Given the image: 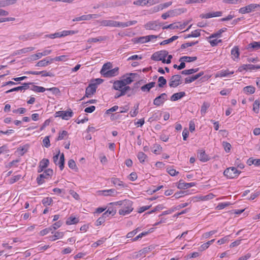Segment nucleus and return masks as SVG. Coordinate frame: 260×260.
<instances>
[{
	"mask_svg": "<svg viewBox=\"0 0 260 260\" xmlns=\"http://www.w3.org/2000/svg\"><path fill=\"white\" fill-rule=\"evenodd\" d=\"M133 202L129 200H124L121 209L119 210V214L121 215H125L129 214L133 210Z\"/></svg>",
	"mask_w": 260,
	"mask_h": 260,
	"instance_id": "obj_1",
	"label": "nucleus"
},
{
	"mask_svg": "<svg viewBox=\"0 0 260 260\" xmlns=\"http://www.w3.org/2000/svg\"><path fill=\"white\" fill-rule=\"evenodd\" d=\"M241 172L235 167H232L226 169L223 172V175L228 179H233L237 177Z\"/></svg>",
	"mask_w": 260,
	"mask_h": 260,
	"instance_id": "obj_2",
	"label": "nucleus"
},
{
	"mask_svg": "<svg viewBox=\"0 0 260 260\" xmlns=\"http://www.w3.org/2000/svg\"><path fill=\"white\" fill-rule=\"evenodd\" d=\"M53 174V170L48 169L43 172V173L40 174L37 178V182L39 185H41L44 182L43 180L44 178H48L49 177L52 176Z\"/></svg>",
	"mask_w": 260,
	"mask_h": 260,
	"instance_id": "obj_3",
	"label": "nucleus"
},
{
	"mask_svg": "<svg viewBox=\"0 0 260 260\" xmlns=\"http://www.w3.org/2000/svg\"><path fill=\"white\" fill-rule=\"evenodd\" d=\"M168 51L162 50L154 53L152 55L151 59L154 61H161L162 62V60L165 59V58L168 56Z\"/></svg>",
	"mask_w": 260,
	"mask_h": 260,
	"instance_id": "obj_4",
	"label": "nucleus"
},
{
	"mask_svg": "<svg viewBox=\"0 0 260 260\" xmlns=\"http://www.w3.org/2000/svg\"><path fill=\"white\" fill-rule=\"evenodd\" d=\"M181 78V76L179 74L172 76L169 80V86L173 88L177 87L182 83Z\"/></svg>",
	"mask_w": 260,
	"mask_h": 260,
	"instance_id": "obj_5",
	"label": "nucleus"
},
{
	"mask_svg": "<svg viewBox=\"0 0 260 260\" xmlns=\"http://www.w3.org/2000/svg\"><path fill=\"white\" fill-rule=\"evenodd\" d=\"M138 76V74L133 73H127L124 75L122 77L123 79L122 81L124 82V86L132 83L134 81L135 77Z\"/></svg>",
	"mask_w": 260,
	"mask_h": 260,
	"instance_id": "obj_6",
	"label": "nucleus"
},
{
	"mask_svg": "<svg viewBox=\"0 0 260 260\" xmlns=\"http://www.w3.org/2000/svg\"><path fill=\"white\" fill-rule=\"evenodd\" d=\"M96 88L97 87H95V84L90 83L86 88L85 95L80 100H84L85 98H91L95 93Z\"/></svg>",
	"mask_w": 260,
	"mask_h": 260,
	"instance_id": "obj_7",
	"label": "nucleus"
},
{
	"mask_svg": "<svg viewBox=\"0 0 260 260\" xmlns=\"http://www.w3.org/2000/svg\"><path fill=\"white\" fill-rule=\"evenodd\" d=\"M162 26V23L157 24V21H149L144 25V27L147 30H156Z\"/></svg>",
	"mask_w": 260,
	"mask_h": 260,
	"instance_id": "obj_8",
	"label": "nucleus"
},
{
	"mask_svg": "<svg viewBox=\"0 0 260 260\" xmlns=\"http://www.w3.org/2000/svg\"><path fill=\"white\" fill-rule=\"evenodd\" d=\"M259 4H251L247 6L241 8L239 12L241 14L249 13L258 8Z\"/></svg>",
	"mask_w": 260,
	"mask_h": 260,
	"instance_id": "obj_9",
	"label": "nucleus"
},
{
	"mask_svg": "<svg viewBox=\"0 0 260 260\" xmlns=\"http://www.w3.org/2000/svg\"><path fill=\"white\" fill-rule=\"evenodd\" d=\"M167 94L166 93H162L159 96H157L153 100V104L156 106H159L163 104L166 100H167Z\"/></svg>",
	"mask_w": 260,
	"mask_h": 260,
	"instance_id": "obj_10",
	"label": "nucleus"
},
{
	"mask_svg": "<svg viewBox=\"0 0 260 260\" xmlns=\"http://www.w3.org/2000/svg\"><path fill=\"white\" fill-rule=\"evenodd\" d=\"M99 17V14H88V15H83L81 16L76 17L73 19V21H79L82 20H89L91 19H95Z\"/></svg>",
	"mask_w": 260,
	"mask_h": 260,
	"instance_id": "obj_11",
	"label": "nucleus"
},
{
	"mask_svg": "<svg viewBox=\"0 0 260 260\" xmlns=\"http://www.w3.org/2000/svg\"><path fill=\"white\" fill-rule=\"evenodd\" d=\"M222 12L221 11H216L209 12L206 14H201L200 17L202 19H209L212 17H220L222 16Z\"/></svg>",
	"mask_w": 260,
	"mask_h": 260,
	"instance_id": "obj_12",
	"label": "nucleus"
},
{
	"mask_svg": "<svg viewBox=\"0 0 260 260\" xmlns=\"http://www.w3.org/2000/svg\"><path fill=\"white\" fill-rule=\"evenodd\" d=\"M24 74H26V75L31 74V75H36L42 74V77H47V76L53 77L54 76V74L52 72H47L46 71H39H39H26L24 73Z\"/></svg>",
	"mask_w": 260,
	"mask_h": 260,
	"instance_id": "obj_13",
	"label": "nucleus"
},
{
	"mask_svg": "<svg viewBox=\"0 0 260 260\" xmlns=\"http://www.w3.org/2000/svg\"><path fill=\"white\" fill-rule=\"evenodd\" d=\"M102 24L105 26L120 27V22L110 20H104L102 21Z\"/></svg>",
	"mask_w": 260,
	"mask_h": 260,
	"instance_id": "obj_14",
	"label": "nucleus"
},
{
	"mask_svg": "<svg viewBox=\"0 0 260 260\" xmlns=\"http://www.w3.org/2000/svg\"><path fill=\"white\" fill-rule=\"evenodd\" d=\"M196 185L195 182L185 183L182 180H180L177 185V188L180 189H185Z\"/></svg>",
	"mask_w": 260,
	"mask_h": 260,
	"instance_id": "obj_15",
	"label": "nucleus"
},
{
	"mask_svg": "<svg viewBox=\"0 0 260 260\" xmlns=\"http://www.w3.org/2000/svg\"><path fill=\"white\" fill-rule=\"evenodd\" d=\"M49 164V160L47 158H43L39 162V166L38 167V172L41 173L46 168Z\"/></svg>",
	"mask_w": 260,
	"mask_h": 260,
	"instance_id": "obj_16",
	"label": "nucleus"
},
{
	"mask_svg": "<svg viewBox=\"0 0 260 260\" xmlns=\"http://www.w3.org/2000/svg\"><path fill=\"white\" fill-rule=\"evenodd\" d=\"M119 68L116 67L113 69L108 70L103 74V76L106 78H109L116 76L118 74Z\"/></svg>",
	"mask_w": 260,
	"mask_h": 260,
	"instance_id": "obj_17",
	"label": "nucleus"
},
{
	"mask_svg": "<svg viewBox=\"0 0 260 260\" xmlns=\"http://www.w3.org/2000/svg\"><path fill=\"white\" fill-rule=\"evenodd\" d=\"M198 157L202 162H206L210 159V156L207 155L205 150H200L198 152Z\"/></svg>",
	"mask_w": 260,
	"mask_h": 260,
	"instance_id": "obj_18",
	"label": "nucleus"
},
{
	"mask_svg": "<svg viewBox=\"0 0 260 260\" xmlns=\"http://www.w3.org/2000/svg\"><path fill=\"white\" fill-rule=\"evenodd\" d=\"M246 49L249 51H256L260 49V42L253 41L251 43L249 44Z\"/></svg>",
	"mask_w": 260,
	"mask_h": 260,
	"instance_id": "obj_19",
	"label": "nucleus"
},
{
	"mask_svg": "<svg viewBox=\"0 0 260 260\" xmlns=\"http://www.w3.org/2000/svg\"><path fill=\"white\" fill-rule=\"evenodd\" d=\"M34 49H35L34 47H32L24 48L23 49L14 51L12 54V56H16V55H20L22 54H24V53H27L28 52L32 51V50H34Z\"/></svg>",
	"mask_w": 260,
	"mask_h": 260,
	"instance_id": "obj_20",
	"label": "nucleus"
},
{
	"mask_svg": "<svg viewBox=\"0 0 260 260\" xmlns=\"http://www.w3.org/2000/svg\"><path fill=\"white\" fill-rule=\"evenodd\" d=\"M186 9L184 8H179V9H175L174 10H169V13L171 17L178 16L180 15L182 13H183L185 12Z\"/></svg>",
	"mask_w": 260,
	"mask_h": 260,
	"instance_id": "obj_21",
	"label": "nucleus"
},
{
	"mask_svg": "<svg viewBox=\"0 0 260 260\" xmlns=\"http://www.w3.org/2000/svg\"><path fill=\"white\" fill-rule=\"evenodd\" d=\"M124 86V83L122 80H116L113 83V88L116 90L122 89Z\"/></svg>",
	"mask_w": 260,
	"mask_h": 260,
	"instance_id": "obj_22",
	"label": "nucleus"
},
{
	"mask_svg": "<svg viewBox=\"0 0 260 260\" xmlns=\"http://www.w3.org/2000/svg\"><path fill=\"white\" fill-rule=\"evenodd\" d=\"M101 192V194L104 196H115L117 194V191L115 189H110L108 190H102L100 191Z\"/></svg>",
	"mask_w": 260,
	"mask_h": 260,
	"instance_id": "obj_23",
	"label": "nucleus"
},
{
	"mask_svg": "<svg viewBox=\"0 0 260 260\" xmlns=\"http://www.w3.org/2000/svg\"><path fill=\"white\" fill-rule=\"evenodd\" d=\"M79 222L78 218H76L73 215H71L66 220V223L67 225L75 224Z\"/></svg>",
	"mask_w": 260,
	"mask_h": 260,
	"instance_id": "obj_24",
	"label": "nucleus"
},
{
	"mask_svg": "<svg viewBox=\"0 0 260 260\" xmlns=\"http://www.w3.org/2000/svg\"><path fill=\"white\" fill-rule=\"evenodd\" d=\"M185 95V93L184 91L177 92L173 94L171 97V100L172 101H177Z\"/></svg>",
	"mask_w": 260,
	"mask_h": 260,
	"instance_id": "obj_25",
	"label": "nucleus"
},
{
	"mask_svg": "<svg viewBox=\"0 0 260 260\" xmlns=\"http://www.w3.org/2000/svg\"><path fill=\"white\" fill-rule=\"evenodd\" d=\"M64 235L63 232L57 231L55 234L53 236H50L49 237V240L51 241H54L57 239L61 238Z\"/></svg>",
	"mask_w": 260,
	"mask_h": 260,
	"instance_id": "obj_26",
	"label": "nucleus"
},
{
	"mask_svg": "<svg viewBox=\"0 0 260 260\" xmlns=\"http://www.w3.org/2000/svg\"><path fill=\"white\" fill-rule=\"evenodd\" d=\"M17 0H3L0 1V8L5 7L10 5L15 4Z\"/></svg>",
	"mask_w": 260,
	"mask_h": 260,
	"instance_id": "obj_27",
	"label": "nucleus"
},
{
	"mask_svg": "<svg viewBox=\"0 0 260 260\" xmlns=\"http://www.w3.org/2000/svg\"><path fill=\"white\" fill-rule=\"evenodd\" d=\"M243 90L246 94H251L255 92V88L252 85H249L244 87Z\"/></svg>",
	"mask_w": 260,
	"mask_h": 260,
	"instance_id": "obj_28",
	"label": "nucleus"
},
{
	"mask_svg": "<svg viewBox=\"0 0 260 260\" xmlns=\"http://www.w3.org/2000/svg\"><path fill=\"white\" fill-rule=\"evenodd\" d=\"M62 119L68 120L69 118L72 117L73 116V112L71 109L68 111H62Z\"/></svg>",
	"mask_w": 260,
	"mask_h": 260,
	"instance_id": "obj_29",
	"label": "nucleus"
},
{
	"mask_svg": "<svg viewBox=\"0 0 260 260\" xmlns=\"http://www.w3.org/2000/svg\"><path fill=\"white\" fill-rule=\"evenodd\" d=\"M197 59V57L196 56H184L180 58L179 61H185L187 62H190L194 61Z\"/></svg>",
	"mask_w": 260,
	"mask_h": 260,
	"instance_id": "obj_30",
	"label": "nucleus"
},
{
	"mask_svg": "<svg viewBox=\"0 0 260 260\" xmlns=\"http://www.w3.org/2000/svg\"><path fill=\"white\" fill-rule=\"evenodd\" d=\"M231 54L235 57L233 58L234 60H235L236 58L238 59L239 58L240 52L238 46L234 47L231 50Z\"/></svg>",
	"mask_w": 260,
	"mask_h": 260,
	"instance_id": "obj_31",
	"label": "nucleus"
},
{
	"mask_svg": "<svg viewBox=\"0 0 260 260\" xmlns=\"http://www.w3.org/2000/svg\"><path fill=\"white\" fill-rule=\"evenodd\" d=\"M51 59L50 60L47 59V58L44 59L43 60H40L38 61L36 64V67H46L48 66L49 64L51 63Z\"/></svg>",
	"mask_w": 260,
	"mask_h": 260,
	"instance_id": "obj_32",
	"label": "nucleus"
},
{
	"mask_svg": "<svg viewBox=\"0 0 260 260\" xmlns=\"http://www.w3.org/2000/svg\"><path fill=\"white\" fill-rule=\"evenodd\" d=\"M201 29H196L191 32V34H188V35L184 37V39L189 38H197L200 36V31Z\"/></svg>",
	"mask_w": 260,
	"mask_h": 260,
	"instance_id": "obj_33",
	"label": "nucleus"
},
{
	"mask_svg": "<svg viewBox=\"0 0 260 260\" xmlns=\"http://www.w3.org/2000/svg\"><path fill=\"white\" fill-rule=\"evenodd\" d=\"M234 73V71L230 72L229 70H221L218 73V76L220 77H227L228 75H232Z\"/></svg>",
	"mask_w": 260,
	"mask_h": 260,
	"instance_id": "obj_34",
	"label": "nucleus"
},
{
	"mask_svg": "<svg viewBox=\"0 0 260 260\" xmlns=\"http://www.w3.org/2000/svg\"><path fill=\"white\" fill-rule=\"evenodd\" d=\"M111 182L115 185L121 186L122 187H124L123 182L117 178L113 177L111 179Z\"/></svg>",
	"mask_w": 260,
	"mask_h": 260,
	"instance_id": "obj_35",
	"label": "nucleus"
},
{
	"mask_svg": "<svg viewBox=\"0 0 260 260\" xmlns=\"http://www.w3.org/2000/svg\"><path fill=\"white\" fill-rule=\"evenodd\" d=\"M53 200L50 197H46L43 199L42 200V203L43 205L47 207V206L52 205L53 203Z\"/></svg>",
	"mask_w": 260,
	"mask_h": 260,
	"instance_id": "obj_36",
	"label": "nucleus"
},
{
	"mask_svg": "<svg viewBox=\"0 0 260 260\" xmlns=\"http://www.w3.org/2000/svg\"><path fill=\"white\" fill-rule=\"evenodd\" d=\"M167 80L163 77L160 76L158 79V87L159 88H162L167 84Z\"/></svg>",
	"mask_w": 260,
	"mask_h": 260,
	"instance_id": "obj_37",
	"label": "nucleus"
},
{
	"mask_svg": "<svg viewBox=\"0 0 260 260\" xmlns=\"http://www.w3.org/2000/svg\"><path fill=\"white\" fill-rule=\"evenodd\" d=\"M260 101L259 100H256L253 104L252 110L255 113H258L259 109Z\"/></svg>",
	"mask_w": 260,
	"mask_h": 260,
	"instance_id": "obj_38",
	"label": "nucleus"
},
{
	"mask_svg": "<svg viewBox=\"0 0 260 260\" xmlns=\"http://www.w3.org/2000/svg\"><path fill=\"white\" fill-rule=\"evenodd\" d=\"M112 64L110 62H107L105 63L101 70V74L103 75V74H104L105 72H106V71L110 70Z\"/></svg>",
	"mask_w": 260,
	"mask_h": 260,
	"instance_id": "obj_39",
	"label": "nucleus"
},
{
	"mask_svg": "<svg viewBox=\"0 0 260 260\" xmlns=\"http://www.w3.org/2000/svg\"><path fill=\"white\" fill-rule=\"evenodd\" d=\"M178 38V36H174L169 39L164 40L163 41H162L160 43V45H165L168 44L170 43L173 42L174 41L177 40Z\"/></svg>",
	"mask_w": 260,
	"mask_h": 260,
	"instance_id": "obj_40",
	"label": "nucleus"
},
{
	"mask_svg": "<svg viewBox=\"0 0 260 260\" xmlns=\"http://www.w3.org/2000/svg\"><path fill=\"white\" fill-rule=\"evenodd\" d=\"M106 40V37H99L98 38H89L87 40V42L88 43H96L98 42H101L103 41H105Z\"/></svg>",
	"mask_w": 260,
	"mask_h": 260,
	"instance_id": "obj_41",
	"label": "nucleus"
},
{
	"mask_svg": "<svg viewBox=\"0 0 260 260\" xmlns=\"http://www.w3.org/2000/svg\"><path fill=\"white\" fill-rule=\"evenodd\" d=\"M68 166L70 169L75 170L76 172H77L78 170L75 161L72 159H71L68 161Z\"/></svg>",
	"mask_w": 260,
	"mask_h": 260,
	"instance_id": "obj_42",
	"label": "nucleus"
},
{
	"mask_svg": "<svg viewBox=\"0 0 260 260\" xmlns=\"http://www.w3.org/2000/svg\"><path fill=\"white\" fill-rule=\"evenodd\" d=\"M60 170L62 171L64 167V156L63 153H62L60 156L59 161L58 163Z\"/></svg>",
	"mask_w": 260,
	"mask_h": 260,
	"instance_id": "obj_43",
	"label": "nucleus"
},
{
	"mask_svg": "<svg viewBox=\"0 0 260 260\" xmlns=\"http://www.w3.org/2000/svg\"><path fill=\"white\" fill-rule=\"evenodd\" d=\"M210 104L207 102H204L202 107L201 109V113L202 115L204 116L205 113L207 112V109L209 107Z\"/></svg>",
	"mask_w": 260,
	"mask_h": 260,
	"instance_id": "obj_44",
	"label": "nucleus"
},
{
	"mask_svg": "<svg viewBox=\"0 0 260 260\" xmlns=\"http://www.w3.org/2000/svg\"><path fill=\"white\" fill-rule=\"evenodd\" d=\"M137 157L141 163H143L147 156L143 152H139L137 154Z\"/></svg>",
	"mask_w": 260,
	"mask_h": 260,
	"instance_id": "obj_45",
	"label": "nucleus"
},
{
	"mask_svg": "<svg viewBox=\"0 0 260 260\" xmlns=\"http://www.w3.org/2000/svg\"><path fill=\"white\" fill-rule=\"evenodd\" d=\"M137 23L136 20L129 21L126 22H120V27H126L131 25H134Z\"/></svg>",
	"mask_w": 260,
	"mask_h": 260,
	"instance_id": "obj_46",
	"label": "nucleus"
},
{
	"mask_svg": "<svg viewBox=\"0 0 260 260\" xmlns=\"http://www.w3.org/2000/svg\"><path fill=\"white\" fill-rule=\"evenodd\" d=\"M164 208H165V207L164 206V205L162 204H159V205H157L153 210L147 212L146 214H150L154 213L156 211L162 210Z\"/></svg>",
	"mask_w": 260,
	"mask_h": 260,
	"instance_id": "obj_47",
	"label": "nucleus"
},
{
	"mask_svg": "<svg viewBox=\"0 0 260 260\" xmlns=\"http://www.w3.org/2000/svg\"><path fill=\"white\" fill-rule=\"evenodd\" d=\"M78 32V30H63L61 31V35L63 37L68 35L76 34Z\"/></svg>",
	"mask_w": 260,
	"mask_h": 260,
	"instance_id": "obj_48",
	"label": "nucleus"
},
{
	"mask_svg": "<svg viewBox=\"0 0 260 260\" xmlns=\"http://www.w3.org/2000/svg\"><path fill=\"white\" fill-rule=\"evenodd\" d=\"M42 57L41 53H38L35 54H32L30 55L28 58V60L29 61H35L37 59H39Z\"/></svg>",
	"mask_w": 260,
	"mask_h": 260,
	"instance_id": "obj_49",
	"label": "nucleus"
},
{
	"mask_svg": "<svg viewBox=\"0 0 260 260\" xmlns=\"http://www.w3.org/2000/svg\"><path fill=\"white\" fill-rule=\"evenodd\" d=\"M215 241V239H212L210 241H208L207 242L204 243L201 246V250L203 251L205 249H207L209 246L212 244Z\"/></svg>",
	"mask_w": 260,
	"mask_h": 260,
	"instance_id": "obj_50",
	"label": "nucleus"
},
{
	"mask_svg": "<svg viewBox=\"0 0 260 260\" xmlns=\"http://www.w3.org/2000/svg\"><path fill=\"white\" fill-rule=\"evenodd\" d=\"M62 223H63L62 221H61V220H59V221L56 222L55 223H54L53 224H52L49 228L51 229V231L53 230L55 231L56 229H57L58 228H60L62 225Z\"/></svg>",
	"mask_w": 260,
	"mask_h": 260,
	"instance_id": "obj_51",
	"label": "nucleus"
},
{
	"mask_svg": "<svg viewBox=\"0 0 260 260\" xmlns=\"http://www.w3.org/2000/svg\"><path fill=\"white\" fill-rule=\"evenodd\" d=\"M199 43L198 41L196 42H188L186 43H184L181 45V49H185L188 47L192 46L193 45H195Z\"/></svg>",
	"mask_w": 260,
	"mask_h": 260,
	"instance_id": "obj_52",
	"label": "nucleus"
},
{
	"mask_svg": "<svg viewBox=\"0 0 260 260\" xmlns=\"http://www.w3.org/2000/svg\"><path fill=\"white\" fill-rule=\"evenodd\" d=\"M21 178V175H17L13 176L10 180L9 183L12 184L14 183L15 182L18 181Z\"/></svg>",
	"mask_w": 260,
	"mask_h": 260,
	"instance_id": "obj_53",
	"label": "nucleus"
},
{
	"mask_svg": "<svg viewBox=\"0 0 260 260\" xmlns=\"http://www.w3.org/2000/svg\"><path fill=\"white\" fill-rule=\"evenodd\" d=\"M49 137L50 136H46L43 140V146L46 148H48L50 146Z\"/></svg>",
	"mask_w": 260,
	"mask_h": 260,
	"instance_id": "obj_54",
	"label": "nucleus"
},
{
	"mask_svg": "<svg viewBox=\"0 0 260 260\" xmlns=\"http://www.w3.org/2000/svg\"><path fill=\"white\" fill-rule=\"evenodd\" d=\"M222 146L226 152H229L230 151L232 146L230 143L224 141L222 143Z\"/></svg>",
	"mask_w": 260,
	"mask_h": 260,
	"instance_id": "obj_55",
	"label": "nucleus"
},
{
	"mask_svg": "<svg viewBox=\"0 0 260 260\" xmlns=\"http://www.w3.org/2000/svg\"><path fill=\"white\" fill-rule=\"evenodd\" d=\"M162 29H177L178 28V25H177L176 23H173L172 24H170L168 25L164 26L162 27Z\"/></svg>",
	"mask_w": 260,
	"mask_h": 260,
	"instance_id": "obj_56",
	"label": "nucleus"
},
{
	"mask_svg": "<svg viewBox=\"0 0 260 260\" xmlns=\"http://www.w3.org/2000/svg\"><path fill=\"white\" fill-rule=\"evenodd\" d=\"M46 37H48L50 39H54V38H56L62 37V35H61V31L55 32L53 34L48 35H46Z\"/></svg>",
	"mask_w": 260,
	"mask_h": 260,
	"instance_id": "obj_57",
	"label": "nucleus"
},
{
	"mask_svg": "<svg viewBox=\"0 0 260 260\" xmlns=\"http://www.w3.org/2000/svg\"><path fill=\"white\" fill-rule=\"evenodd\" d=\"M167 172L172 176H175L179 174V172L176 171V170L171 168H168Z\"/></svg>",
	"mask_w": 260,
	"mask_h": 260,
	"instance_id": "obj_58",
	"label": "nucleus"
},
{
	"mask_svg": "<svg viewBox=\"0 0 260 260\" xmlns=\"http://www.w3.org/2000/svg\"><path fill=\"white\" fill-rule=\"evenodd\" d=\"M68 135V132L66 131H63L61 132H60L59 134V136L56 139L57 141L62 140L66 136Z\"/></svg>",
	"mask_w": 260,
	"mask_h": 260,
	"instance_id": "obj_59",
	"label": "nucleus"
},
{
	"mask_svg": "<svg viewBox=\"0 0 260 260\" xmlns=\"http://www.w3.org/2000/svg\"><path fill=\"white\" fill-rule=\"evenodd\" d=\"M154 150L152 151V152L156 154H159V150H161L162 149V147L159 144H155L153 145V147Z\"/></svg>",
	"mask_w": 260,
	"mask_h": 260,
	"instance_id": "obj_60",
	"label": "nucleus"
},
{
	"mask_svg": "<svg viewBox=\"0 0 260 260\" xmlns=\"http://www.w3.org/2000/svg\"><path fill=\"white\" fill-rule=\"evenodd\" d=\"M149 42V40L146 36L140 37L137 39V42L144 43Z\"/></svg>",
	"mask_w": 260,
	"mask_h": 260,
	"instance_id": "obj_61",
	"label": "nucleus"
},
{
	"mask_svg": "<svg viewBox=\"0 0 260 260\" xmlns=\"http://www.w3.org/2000/svg\"><path fill=\"white\" fill-rule=\"evenodd\" d=\"M186 191H180L178 192H176L173 197H174L175 199H179L182 197H183L184 195H185Z\"/></svg>",
	"mask_w": 260,
	"mask_h": 260,
	"instance_id": "obj_62",
	"label": "nucleus"
},
{
	"mask_svg": "<svg viewBox=\"0 0 260 260\" xmlns=\"http://www.w3.org/2000/svg\"><path fill=\"white\" fill-rule=\"evenodd\" d=\"M106 239L102 238L101 239L98 240L96 242L93 243L92 245V247H96L99 245L102 244L104 242Z\"/></svg>",
	"mask_w": 260,
	"mask_h": 260,
	"instance_id": "obj_63",
	"label": "nucleus"
},
{
	"mask_svg": "<svg viewBox=\"0 0 260 260\" xmlns=\"http://www.w3.org/2000/svg\"><path fill=\"white\" fill-rule=\"evenodd\" d=\"M221 42H222L221 40H217V39H214L212 40L209 41V42L210 43V44L212 47H214V46H217L219 43H220Z\"/></svg>",
	"mask_w": 260,
	"mask_h": 260,
	"instance_id": "obj_64",
	"label": "nucleus"
}]
</instances>
